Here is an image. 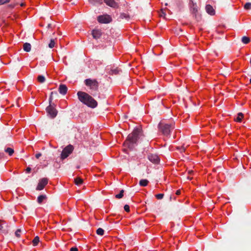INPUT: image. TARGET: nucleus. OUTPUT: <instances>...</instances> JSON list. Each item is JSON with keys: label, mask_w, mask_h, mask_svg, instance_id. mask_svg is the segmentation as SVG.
<instances>
[{"label": "nucleus", "mask_w": 251, "mask_h": 251, "mask_svg": "<svg viewBox=\"0 0 251 251\" xmlns=\"http://www.w3.org/2000/svg\"><path fill=\"white\" fill-rule=\"evenodd\" d=\"M78 100L91 108H95L98 105L97 101L87 93L78 91L77 93Z\"/></svg>", "instance_id": "1"}, {"label": "nucleus", "mask_w": 251, "mask_h": 251, "mask_svg": "<svg viewBox=\"0 0 251 251\" xmlns=\"http://www.w3.org/2000/svg\"><path fill=\"white\" fill-rule=\"evenodd\" d=\"M142 133V129L140 128H136L133 130L131 134H129L127 139L125 142L124 144L127 146L129 148L132 149L133 144H136L137 141L139 138Z\"/></svg>", "instance_id": "2"}, {"label": "nucleus", "mask_w": 251, "mask_h": 251, "mask_svg": "<svg viewBox=\"0 0 251 251\" xmlns=\"http://www.w3.org/2000/svg\"><path fill=\"white\" fill-rule=\"evenodd\" d=\"M159 131L162 134L167 137H170L171 132L175 128V123L172 122L170 124H166L160 122L158 126Z\"/></svg>", "instance_id": "3"}, {"label": "nucleus", "mask_w": 251, "mask_h": 251, "mask_svg": "<svg viewBox=\"0 0 251 251\" xmlns=\"http://www.w3.org/2000/svg\"><path fill=\"white\" fill-rule=\"evenodd\" d=\"M190 10L193 16L195 17L197 21L201 20V16L198 13V7L196 3L194 2L193 0H190L189 3Z\"/></svg>", "instance_id": "4"}, {"label": "nucleus", "mask_w": 251, "mask_h": 251, "mask_svg": "<svg viewBox=\"0 0 251 251\" xmlns=\"http://www.w3.org/2000/svg\"><path fill=\"white\" fill-rule=\"evenodd\" d=\"M74 147L71 145L66 146L62 151L61 154V158L63 160L66 158L73 151Z\"/></svg>", "instance_id": "5"}, {"label": "nucleus", "mask_w": 251, "mask_h": 251, "mask_svg": "<svg viewBox=\"0 0 251 251\" xmlns=\"http://www.w3.org/2000/svg\"><path fill=\"white\" fill-rule=\"evenodd\" d=\"M85 84L91 90L96 91L98 88L99 83L96 79H86L85 80Z\"/></svg>", "instance_id": "6"}, {"label": "nucleus", "mask_w": 251, "mask_h": 251, "mask_svg": "<svg viewBox=\"0 0 251 251\" xmlns=\"http://www.w3.org/2000/svg\"><path fill=\"white\" fill-rule=\"evenodd\" d=\"M51 103H50V105L46 108V111L51 118H54L56 116L57 111Z\"/></svg>", "instance_id": "7"}, {"label": "nucleus", "mask_w": 251, "mask_h": 251, "mask_svg": "<svg viewBox=\"0 0 251 251\" xmlns=\"http://www.w3.org/2000/svg\"><path fill=\"white\" fill-rule=\"evenodd\" d=\"M97 19L99 23L102 24H108L112 21L111 17L108 15H100Z\"/></svg>", "instance_id": "8"}, {"label": "nucleus", "mask_w": 251, "mask_h": 251, "mask_svg": "<svg viewBox=\"0 0 251 251\" xmlns=\"http://www.w3.org/2000/svg\"><path fill=\"white\" fill-rule=\"evenodd\" d=\"M48 183V179L47 178L44 177L40 179L39 180V182L36 189L39 191L43 190Z\"/></svg>", "instance_id": "9"}, {"label": "nucleus", "mask_w": 251, "mask_h": 251, "mask_svg": "<svg viewBox=\"0 0 251 251\" xmlns=\"http://www.w3.org/2000/svg\"><path fill=\"white\" fill-rule=\"evenodd\" d=\"M148 158L151 162L154 164H157L159 161V157L156 154H153L151 153L149 154L148 155Z\"/></svg>", "instance_id": "10"}, {"label": "nucleus", "mask_w": 251, "mask_h": 251, "mask_svg": "<svg viewBox=\"0 0 251 251\" xmlns=\"http://www.w3.org/2000/svg\"><path fill=\"white\" fill-rule=\"evenodd\" d=\"M103 1L111 7L116 8L119 7L118 3L115 0H103Z\"/></svg>", "instance_id": "11"}, {"label": "nucleus", "mask_w": 251, "mask_h": 251, "mask_svg": "<svg viewBox=\"0 0 251 251\" xmlns=\"http://www.w3.org/2000/svg\"><path fill=\"white\" fill-rule=\"evenodd\" d=\"M67 90L68 88L66 85L61 84L59 85L58 88V91L60 94L63 95H65L67 93Z\"/></svg>", "instance_id": "12"}, {"label": "nucleus", "mask_w": 251, "mask_h": 251, "mask_svg": "<svg viewBox=\"0 0 251 251\" xmlns=\"http://www.w3.org/2000/svg\"><path fill=\"white\" fill-rule=\"evenodd\" d=\"M92 34L94 39H98L101 37L102 33L99 29H94L92 31Z\"/></svg>", "instance_id": "13"}, {"label": "nucleus", "mask_w": 251, "mask_h": 251, "mask_svg": "<svg viewBox=\"0 0 251 251\" xmlns=\"http://www.w3.org/2000/svg\"><path fill=\"white\" fill-rule=\"evenodd\" d=\"M205 10L207 13L211 15H213L215 14V11L213 7L210 5H206L205 6Z\"/></svg>", "instance_id": "14"}, {"label": "nucleus", "mask_w": 251, "mask_h": 251, "mask_svg": "<svg viewBox=\"0 0 251 251\" xmlns=\"http://www.w3.org/2000/svg\"><path fill=\"white\" fill-rule=\"evenodd\" d=\"M121 70H120L118 68H112L111 69V70L109 72V75H118L119 74V73L121 72Z\"/></svg>", "instance_id": "15"}, {"label": "nucleus", "mask_w": 251, "mask_h": 251, "mask_svg": "<svg viewBox=\"0 0 251 251\" xmlns=\"http://www.w3.org/2000/svg\"><path fill=\"white\" fill-rule=\"evenodd\" d=\"M31 45L28 43H25L23 45V49L26 52H29L31 50Z\"/></svg>", "instance_id": "16"}, {"label": "nucleus", "mask_w": 251, "mask_h": 251, "mask_svg": "<svg viewBox=\"0 0 251 251\" xmlns=\"http://www.w3.org/2000/svg\"><path fill=\"white\" fill-rule=\"evenodd\" d=\"M89 2L93 5H96L97 4H101L102 3V0H88Z\"/></svg>", "instance_id": "17"}, {"label": "nucleus", "mask_w": 251, "mask_h": 251, "mask_svg": "<svg viewBox=\"0 0 251 251\" xmlns=\"http://www.w3.org/2000/svg\"><path fill=\"white\" fill-rule=\"evenodd\" d=\"M47 199V196L46 195H41L38 197L37 198V202L41 204L44 200Z\"/></svg>", "instance_id": "18"}, {"label": "nucleus", "mask_w": 251, "mask_h": 251, "mask_svg": "<svg viewBox=\"0 0 251 251\" xmlns=\"http://www.w3.org/2000/svg\"><path fill=\"white\" fill-rule=\"evenodd\" d=\"M119 18L120 19H126L127 21H128L129 19H130V16L128 14H126V13H121L120 14V16L119 17Z\"/></svg>", "instance_id": "19"}, {"label": "nucleus", "mask_w": 251, "mask_h": 251, "mask_svg": "<svg viewBox=\"0 0 251 251\" xmlns=\"http://www.w3.org/2000/svg\"><path fill=\"white\" fill-rule=\"evenodd\" d=\"M149 181L147 179H141L139 181V185L141 186L145 187L146 186Z\"/></svg>", "instance_id": "20"}, {"label": "nucleus", "mask_w": 251, "mask_h": 251, "mask_svg": "<svg viewBox=\"0 0 251 251\" xmlns=\"http://www.w3.org/2000/svg\"><path fill=\"white\" fill-rule=\"evenodd\" d=\"M40 242L39 237L38 236L35 237L33 240L32 241V245L33 246H36L39 244Z\"/></svg>", "instance_id": "21"}, {"label": "nucleus", "mask_w": 251, "mask_h": 251, "mask_svg": "<svg viewBox=\"0 0 251 251\" xmlns=\"http://www.w3.org/2000/svg\"><path fill=\"white\" fill-rule=\"evenodd\" d=\"M241 41L243 44H247L250 43L251 40L250 38L247 36H243L242 38Z\"/></svg>", "instance_id": "22"}, {"label": "nucleus", "mask_w": 251, "mask_h": 251, "mask_svg": "<svg viewBox=\"0 0 251 251\" xmlns=\"http://www.w3.org/2000/svg\"><path fill=\"white\" fill-rule=\"evenodd\" d=\"M244 115L242 113L239 112L237 114V117L236 119V121L237 122H241L242 121V119L243 118Z\"/></svg>", "instance_id": "23"}, {"label": "nucleus", "mask_w": 251, "mask_h": 251, "mask_svg": "<svg viewBox=\"0 0 251 251\" xmlns=\"http://www.w3.org/2000/svg\"><path fill=\"white\" fill-rule=\"evenodd\" d=\"M5 152L7 153L10 156H11L14 152V151L11 148H7L4 150Z\"/></svg>", "instance_id": "24"}, {"label": "nucleus", "mask_w": 251, "mask_h": 251, "mask_svg": "<svg viewBox=\"0 0 251 251\" xmlns=\"http://www.w3.org/2000/svg\"><path fill=\"white\" fill-rule=\"evenodd\" d=\"M83 179L80 177H77L75 179V182L76 185H79L82 183Z\"/></svg>", "instance_id": "25"}, {"label": "nucleus", "mask_w": 251, "mask_h": 251, "mask_svg": "<svg viewBox=\"0 0 251 251\" xmlns=\"http://www.w3.org/2000/svg\"><path fill=\"white\" fill-rule=\"evenodd\" d=\"M96 233L98 235H100V236H102L104 234V230L101 228H99L97 231H96Z\"/></svg>", "instance_id": "26"}, {"label": "nucleus", "mask_w": 251, "mask_h": 251, "mask_svg": "<svg viewBox=\"0 0 251 251\" xmlns=\"http://www.w3.org/2000/svg\"><path fill=\"white\" fill-rule=\"evenodd\" d=\"M37 80L39 82L43 83L45 81V77L42 75H39L37 77Z\"/></svg>", "instance_id": "27"}, {"label": "nucleus", "mask_w": 251, "mask_h": 251, "mask_svg": "<svg viewBox=\"0 0 251 251\" xmlns=\"http://www.w3.org/2000/svg\"><path fill=\"white\" fill-rule=\"evenodd\" d=\"M55 40L53 39H51L50 41V43L49 44V47L50 48H53L55 46Z\"/></svg>", "instance_id": "28"}, {"label": "nucleus", "mask_w": 251, "mask_h": 251, "mask_svg": "<svg viewBox=\"0 0 251 251\" xmlns=\"http://www.w3.org/2000/svg\"><path fill=\"white\" fill-rule=\"evenodd\" d=\"M53 95H57V92L55 91V92H51L50 93V97L49 98L50 103H51V102H52V100H53Z\"/></svg>", "instance_id": "29"}, {"label": "nucleus", "mask_w": 251, "mask_h": 251, "mask_svg": "<svg viewBox=\"0 0 251 251\" xmlns=\"http://www.w3.org/2000/svg\"><path fill=\"white\" fill-rule=\"evenodd\" d=\"M124 190H121L119 194L116 195L115 197L117 199H121L124 196Z\"/></svg>", "instance_id": "30"}, {"label": "nucleus", "mask_w": 251, "mask_h": 251, "mask_svg": "<svg viewBox=\"0 0 251 251\" xmlns=\"http://www.w3.org/2000/svg\"><path fill=\"white\" fill-rule=\"evenodd\" d=\"M244 8L246 10H250V9H251V2H247V3H246L244 5Z\"/></svg>", "instance_id": "31"}, {"label": "nucleus", "mask_w": 251, "mask_h": 251, "mask_svg": "<svg viewBox=\"0 0 251 251\" xmlns=\"http://www.w3.org/2000/svg\"><path fill=\"white\" fill-rule=\"evenodd\" d=\"M176 149L178 151H179L181 152L184 151L185 150V147L183 145L180 147H176Z\"/></svg>", "instance_id": "32"}, {"label": "nucleus", "mask_w": 251, "mask_h": 251, "mask_svg": "<svg viewBox=\"0 0 251 251\" xmlns=\"http://www.w3.org/2000/svg\"><path fill=\"white\" fill-rule=\"evenodd\" d=\"M159 16L165 18L166 14L163 9L161 10V13L159 14Z\"/></svg>", "instance_id": "33"}, {"label": "nucleus", "mask_w": 251, "mask_h": 251, "mask_svg": "<svg viewBox=\"0 0 251 251\" xmlns=\"http://www.w3.org/2000/svg\"><path fill=\"white\" fill-rule=\"evenodd\" d=\"M163 197H164L163 194H157L155 195V197L158 200H161V199H163Z\"/></svg>", "instance_id": "34"}, {"label": "nucleus", "mask_w": 251, "mask_h": 251, "mask_svg": "<svg viewBox=\"0 0 251 251\" xmlns=\"http://www.w3.org/2000/svg\"><path fill=\"white\" fill-rule=\"evenodd\" d=\"M21 232V230L20 229H17L16 232H15V235L17 237H20V233Z\"/></svg>", "instance_id": "35"}, {"label": "nucleus", "mask_w": 251, "mask_h": 251, "mask_svg": "<svg viewBox=\"0 0 251 251\" xmlns=\"http://www.w3.org/2000/svg\"><path fill=\"white\" fill-rule=\"evenodd\" d=\"M124 209L127 212H129L130 211V209H129V206L127 204H126L125 206H124Z\"/></svg>", "instance_id": "36"}, {"label": "nucleus", "mask_w": 251, "mask_h": 251, "mask_svg": "<svg viewBox=\"0 0 251 251\" xmlns=\"http://www.w3.org/2000/svg\"><path fill=\"white\" fill-rule=\"evenodd\" d=\"M10 0H0V5L9 2Z\"/></svg>", "instance_id": "37"}, {"label": "nucleus", "mask_w": 251, "mask_h": 251, "mask_svg": "<svg viewBox=\"0 0 251 251\" xmlns=\"http://www.w3.org/2000/svg\"><path fill=\"white\" fill-rule=\"evenodd\" d=\"M70 251H78V249L76 247H72L71 248Z\"/></svg>", "instance_id": "38"}, {"label": "nucleus", "mask_w": 251, "mask_h": 251, "mask_svg": "<svg viewBox=\"0 0 251 251\" xmlns=\"http://www.w3.org/2000/svg\"><path fill=\"white\" fill-rule=\"evenodd\" d=\"M41 155L42 154L41 153H38L35 155V157L36 158L38 159L40 156H41Z\"/></svg>", "instance_id": "39"}, {"label": "nucleus", "mask_w": 251, "mask_h": 251, "mask_svg": "<svg viewBox=\"0 0 251 251\" xmlns=\"http://www.w3.org/2000/svg\"><path fill=\"white\" fill-rule=\"evenodd\" d=\"M31 170V168H30V167H27V168H26V172H27V173H29V172H30Z\"/></svg>", "instance_id": "40"}, {"label": "nucleus", "mask_w": 251, "mask_h": 251, "mask_svg": "<svg viewBox=\"0 0 251 251\" xmlns=\"http://www.w3.org/2000/svg\"><path fill=\"white\" fill-rule=\"evenodd\" d=\"M180 193H181V191L180 190H178L176 191V194L177 195H179L180 194Z\"/></svg>", "instance_id": "41"}, {"label": "nucleus", "mask_w": 251, "mask_h": 251, "mask_svg": "<svg viewBox=\"0 0 251 251\" xmlns=\"http://www.w3.org/2000/svg\"><path fill=\"white\" fill-rule=\"evenodd\" d=\"M4 156V153L3 152H0V159L2 158Z\"/></svg>", "instance_id": "42"}, {"label": "nucleus", "mask_w": 251, "mask_h": 251, "mask_svg": "<svg viewBox=\"0 0 251 251\" xmlns=\"http://www.w3.org/2000/svg\"><path fill=\"white\" fill-rule=\"evenodd\" d=\"M47 27L48 28H51V24H48V26H47Z\"/></svg>", "instance_id": "43"}, {"label": "nucleus", "mask_w": 251, "mask_h": 251, "mask_svg": "<svg viewBox=\"0 0 251 251\" xmlns=\"http://www.w3.org/2000/svg\"><path fill=\"white\" fill-rule=\"evenodd\" d=\"M192 173H193V171H192V170H189V171H188V173H189V174H192Z\"/></svg>", "instance_id": "44"}, {"label": "nucleus", "mask_w": 251, "mask_h": 251, "mask_svg": "<svg viewBox=\"0 0 251 251\" xmlns=\"http://www.w3.org/2000/svg\"><path fill=\"white\" fill-rule=\"evenodd\" d=\"M187 178L188 179H189V180H191V179H192V177H189V176H188V177H187Z\"/></svg>", "instance_id": "45"}, {"label": "nucleus", "mask_w": 251, "mask_h": 251, "mask_svg": "<svg viewBox=\"0 0 251 251\" xmlns=\"http://www.w3.org/2000/svg\"><path fill=\"white\" fill-rule=\"evenodd\" d=\"M165 5L166 6H167V5H168V3H165Z\"/></svg>", "instance_id": "46"}, {"label": "nucleus", "mask_w": 251, "mask_h": 251, "mask_svg": "<svg viewBox=\"0 0 251 251\" xmlns=\"http://www.w3.org/2000/svg\"><path fill=\"white\" fill-rule=\"evenodd\" d=\"M250 83L251 84V79H250Z\"/></svg>", "instance_id": "47"}, {"label": "nucleus", "mask_w": 251, "mask_h": 251, "mask_svg": "<svg viewBox=\"0 0 251 251\" xmlns=\"http://www.w3.org/2000/svg\"><path fill=\"white\" fill-rule=\"evenodd\" d=\"M23 5H24V4H23V3H22V4H21V6H23Z\"/></svg>", "instance_id": "48"}, {"label": "nucleus", "mask_w": 251, "mask_h": 251, "mask_svg": "<svg viewBox=\"0 0 251 251\" xmlns=\"http://www.w3.org/2000/svg\"><path fill=\"white\" fill-rule=\"evenodd\" d=\"M250 63H251V60H250Z\"/></svg>", "instance_id": "49"}]
</instances>
